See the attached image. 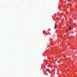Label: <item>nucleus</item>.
I'll use <instances>...</instances> for the list:
<instances>
[{
	"label": "nucleus",
	"mask_w": 77,
	"mask_h": 77,
	"mask_svg": "<svg viewBox=\"0 0 77 77\" xmlns=\"http://www.w3.org/2000/svg\"><path fill=\"white\" fill-rule=\"evenodd\" d=\"M46 71H48V72H49L50 71V69H46Z\"/></svg>",
	"instance_id": "1"
},
{
	"label": "nucleus",
	"mask_w": 77,
	"mask_h": 77,
	"mask_svg": "<svg viewBox=\"0 0 77 77\" xmlns=\"http://www.w3.org/2000/svg\"><path fill=\"white\" fill-rule=\"evenodd\" d=\"M57 27V25H56L54 27L55 29H56Z\"/></svg>",
	"instance_id": "2"
},
{
	"label": "nucleus",
	"mask_w": 77,
	"mask_h": 77,
	"mask_svg": "<svg viewBox=\"0 0 77 77\" xmlns=\"http://www.w3.org/2000/svg\"><path fill=\"white\" fill-rule=\"evenodd\" d=\"M68 2H71V0H68Z\"/></svg>",
	"instance_id": "3"
},
{
	"label": "nucleus",
	"mask_w": 77,
	"mask_h": 77,
	"mask_svg": "<svg viewBox=\"0 0 77 77\" xmlns=\"http://www.w3.org/2000/svg\"><path fill=\"white\" fill-rule=\"evenodd\" d=\"M64 57H66V56L64 55Z\"/></svg>",
	"instance_id": "4"
},
{
	"label": "nucleus",
	"mask_w": 77,
	"mask_h": 77,
	"mask_svg": "<svg viewBox=\"0 0 77 77\" xmlns=\"http://www.w3.org/2000/svg\"><path fill=\"white\" fill-rule=\"evenodd\" d=\"M69 30H71V28H69Z\"/></svg>",
	"instance_id": "5"
},
{
	"label": "nucleus",
	"mask_w": 77,
	"mask_h": 77,
	"mask_svg": "<svg viewBox=\"0 0 77 77\" xmlns=\"http://www.w3.org/2000/svg\"><path fill=\"white\" fill-rule=\"evenodd\" d=\"M71 26H70L69 27V28H71Z\"/></svg>",
	"instance_id": "6"
},
{
	"label": "nucleus",
	"mask_w": 77,
	"mask_h": 77,
	"mask_svg": "<svg viewBox=\"0 0 77 77\" xmlns=\"http://www.w3.org/2000/svg\"><path fill=\"white\" fill-rule=\"evenodd\" d=\"M73 33V32H72V33Z\"/></svg>",
	"instance_id": "7"
}]
</instances>
